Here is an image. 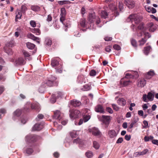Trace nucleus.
I'll list each match as a JSON object with an SVG mask.
<instances>
[{
  "mask_svg": "<svg viewBox=\"0 0 158 158\" xmlns=\"http://www.w3.org/2000/svg\"><path fill=\"white\" fill-rule=\"evenodd\" d=\"M117 3L114 2L113 4L112 3V5L111 3L109 4V9H110L111 11H112L114 13V16L116 17L118 15L119 13L117 11V8L116 7Z\"/></svg>",
  "mask_w": 158,
  "mask_h": 158,
  "instance_id": "9",
  "label": "nucleus"
},
{
  "mask_svg": "<svg viewBox=\"0 0 158 158\" xmlns=\"http://www.w3.org/2000/svg\"><path fill=\"white\" fill-rule=\"evenodd\" d=\"M15 44V43L14 41L11 40L9 42V43H7L6 44V46H7V47H12V46H14Z\"/></svg>",
  "mask_w": 158,
  "mask_h": 158,
  "instance_id": "46",
  "label": "nucleus"
},
{
  "mask_svg": "<svg viewBox=\"0 0 158 158\" xmlns=\"http://www.w3.org/2000/svg\"><path fill=\"white\" fill-rule=\"evenodd\" d=\"M30 31L36 35H39L40 34V31L39 28H31Z\"/></svg>",
  "mask_w": 158,
  "mask_h": 158,
  "instance_id": "34",
  "label": "nucleus"
},
{
  "mask_svg": "<svg viewBox=\"0 0 158 158\" xmlns=\"http://www.w3.org/2000/svg\"><path fill=\"white\" fill-rule=\"evenodd\" d=\"M80 23L82 27H85V19H81Z\"/></svg>",
  "mask_w": 158,
  "mask_h": 158,
  "instance_id": "51",
  "label": "nucleus"
},
{
  "mask_svg": "<svg viewBox=\"0 0 158 158\" xmlns=\"http://www.w3.org/2000/svg\"><path fill=\"white\" fill-rule=\"evenodd\" d=\"M138 76V73L136 71L132 72L131 73H126V77H129V78H133L134 77H137Z\"/></svg>",
  "mask_w": 158,
  "mask_h": 158,
  "instance_id": "18",
  "label": "nucleus"
},
{
  "mask_svg": "<svg viewBox=\"0 0 158 158\" xmlns=\"http://www.w3.org/2000/svg\"><path fill=\"white\" fill-rule=\"evenodd\" d=\"M63 95V94L62 92H57L56 93V97H55V95H52V97L50 99V102L51 103H54L56 101V99L57 98H61L62 96Z\"/></svg>",
  "mask_w": 158,
  "mask_h": 158,
  "instance_id": "10",
  "label": "nucleus"
},
{
  "mask_svg": "<svg viewBox=\"0 0 158 158\" xmlns=\"http://www.w3.org/2000/svg\"><path fill=\"white\" fill-rule=\"evenodd\" d=\"M4 50L8 55H11L13 54V52L11 49L7 46H5L4 47Z\"/></svg>",
  "mask_w": 158,
  "mask_h": 158,
  "instance_id": "28",
  "label": "nucleus"
},
{
  "mask_svg": "<svg viewBox=\"0 0 158 158\" xmlns=\"http://www.w3.org/2000/svg\"><path fill=\"white\" fill-rule=\"evenodd\" d=\"M51 64L52 67H54L56 69V72L59 73H61L62 72L61 66L59 62L56 60L52 59Z\"/></svg>",
  "mask_w": 158,
  "mask_h": 158,
  "instance_id": "5",
  "label": "nucleus"
},
{
  "mask_svg": "<svg viewBox=\"0 0 158 158\" xmlns=\"http://www.w3.org/2000/svg\"><path fill=\"white\" fill-rule=\"evenodd\" d=\"M22 111L21 110L19 109L16 110L13 113V119L15 120V118L19 117Z\"/></svg>",
  "mask_w": 158,
  "mask_h": 158,
  "instance_id": "26",
  "label": "nucleus"
},
{
  "mask_svg": "<svg viewBox=\"0 0 158 158\" xmlns=\"http://www.w3.org/2000/svg\"><path fill=\"white\" fill-rule=\"evenodd\" d=\"M22 53L24 56L26 60H27L29 61L32 60V58L31 54L29 53L28 52L24 50L22 51Z\"/></svg>",
  "mask_w": 158,
  "mask_h": 158,
  "instance_id": "16",
  "label": "nucleus"
},
{
  "mask_svg": "<svg viewBox=\"0 0 158 158\" xmlns=\"http://www.w3.org/2000/svg\"><path fill=\"white\" fill-rule=\"evenodd\" d=\"M16 15L15 16V21H17V19H21L22 14L19 10L17 11L16 12Z\"/></svg>",
  "mask_w": 158,
  "mask_h": 158,
  "instance_id": "41",
  "label": "nucleus"
},
{
  "mask_svg": "<svg viewBox=\"0 0 158 158\" xmlns=\"http://www.w3.org/2000/svg\"><path fill=\"white\" fill-rule=\"evenodd\" d=\"M131 43L132 45L134 47H137V43L136 40L133 39H132L131 40Z\"/></svg>",
  "mask_w": 158,
  "mask_h": 158,
  "instance_id": "49",
  "label": "nucleus"
},
{
  "mask_svg": "<svg viewBox=\"0 0 158 158\" xmlns=\"http://www.w3.org/2000/svg\"><path fill=\"white\" fill-rule=\"evenodd\" d=\"M146 83V81L144 79H141L138 80L137 83V85L139 87H143Z\"/></svg>",
  "mask_w": 158,
  "mask_h": 158,
  "instance_id": "20",
  "label": "nucleus"
},
{
  "mask_svg": "<svg viewBox=\"0 0 158 158\" xmlns=\"http://www.w3.org/2000/svg\"><path fill=\"white\" fill-rule=\"evenodd\" d=\"M144 34L145 35V39L151 37V35L148 32L144 33L143 31V34Z\"/></svg>",
  "mask_w": 158,
  "mask_h": 158,
  "instance_id": "56",
  "label": "nucleus"
},
{
  "mask_svg": "<svg viewBox=\"0 0 158 158\" xmlns=\"http://www.w3.org/2000/svg\"><path fill=\"white\" fill-rule=\"evenodd\" d=\"M117 103L120 106H124L126 104V100L123 98H119L117 101Z\"/></svg>",
  "mask_w": 158,
  "mask_h": 158,
  "instance_id": "23",
  "label": "nucleus"
},
{
  "mask_svg": "<svg viewBox=\"0 0 158 158\" xmlns=\"http://www.w3.org/2000/svg\"><path fill=\"white\" fill-rule=\"evenodd\" d=\"M86 156L88 158L92 157L93 156V152L91 151H88L85 153Z\"/></svg>",
  "mask_w": 158,
  "mask_h": 158,
  "instance_id": "42",
  "label": "nucleus"
},
{
  "mask_svg": "<svg viewBox=\"0 0 158 158\" xmlns=\"http://www.w3.org/2000/svg\"><path fill=\"white\" fill-rule=\"evenodd\" d=\"M89 131L95 135L98 136L100 135V132L98 129L96 127H93L89 129Z\"/></svg>",
  "mask_w": 158,
  "mask_h": 158,
  "instance_id": "21",
  "label": "nucleus"
},
{
  "mask_svg": "<svg viewBox=\"0 0 158 158\" xmlns=\"http://www.w3.org/2000/svg\"><path fill=\"white\" fill-rule=\"evenodd\" d=\"M148 152V149H146L142 152H136L134 153V156L135 157L143 156L146 154Z\"/></svg>",
  "mask_w": 158,
  "mask_h": 158,
  "instance_id": "19",
  "label": "nucleus"
},
{
  "mask_svg": "<svg viewBox=\"0 0 158 158\" xmlns=\"http://www.w3.org/2000/svg\"><path fill=\"white\" fill-rule=\"evenodd\" d=\"M26 45L27 48L30 49H33L35 46V45L34 44L30 42L27 43Z\"/></svg>",
  "mask_w": 158,
  "mask_h": 158,
  "instance_id": "38",
  "label": "nucleus"
},
{
  "mask_svg": "<svg viewBox=\"0 0 158 158\" xmlns=\"http://www.w3.org/2000/svg\"><path fill=\"white\" fill-rule=\"evenodd\" d=\"M56 77L54 76H52L51 80H48L46 82V85H47L49 86H52L53 85H57V82L55 81L56 79Z\"/></svg>",
  "mask_w": 158,
  "mask_h": 158,
  "instance_id": "11",
  "label": "nucleus"
},
{
  "mask_svg": "<svg viewBox=\"0 0 158 158\" xmlns=\"http://www.w3.org/2000/svg\"><path fill=\"white\" fill-rule=\"evenodd\" d=\"M155 75L154 71L150 70L148 72L147 74L145 75V78L146 79H151L152 77Z\"/></svg>",
  "mask_w": 158,
  "mask_h": 158,
  "instance_id": "25",
  "label": "nucleus"
},
{
  "mask_svg": "<svg viewBox=\"0 0 158 158\" xmlns=\"http://www.w3.org/2000/svg\"><path fill=\"white\" fill-rule=\"evenodd\" d=\"M27 37L28 38L32 39V40L35 41L39 44L40 43V39L35 36L33 35L31 33H29L27 35Z\"/></svg>",
  "mask_w": 158,
  "mask_h": 158,
  "instance_id": "17",
  "label": "nucleus"
},
{
  "mask_svg": "<svg viewBox=\"0 0 158 158\" xmlns=\"http://www.w3.org/2000/svg\"><path fill=\"white\" fill-rule=\"evenodd\" d=\"M24 151L28 155H31L33 152L32 149L31 148L26 147L24 148Z\"/></svg>",
  "mask_w": 158,
  "mask_h": 158,
  "instance_id": "33",
  "label": "nucleus"
},
{
  "mask_svg": "<svg viewBox=\"0 0 158 158\" xmlns=\"http://www.w3.org/2000/svg\"><path fill=\"white\" fill-rule=\"evenodd\" d=\"M61 13L60 15V16H65L66 10L64 8H62L60 10Z\"/></svg>",
  "mask_w": 158,
  "mask_h": 158,
  "instance_id": "45",
  "label": "nucleus"
},
{
  "mask_svg": "<svg viewBox=\"0 0 158 158\" xmlns=\"http://www.w3.org/2000/svg\"><path fill=\"white\" fill-rule=\"evenodd\" d=\"M63 115L60 111L58 110H56L54 111V115L53 118L55 119H57L60 121L62 119Z\"/></svg>",
  "mask_w": 158,
  "mask_h": 158,
  "instance_id": "14",
  "label": "nucleus"
},
{
  "mask_svg": "<svg viewBox=\"0 0 158 158\" xmlns=\"http://www.w3.org/2000/svg\"><path fill=\"white\" fill-rule=\"evenodd\" d=\"M31 107L32 109H35L39 111L40 109V107L39 103H37L31 104L30 102H27L24 106V110L26 112L29 111L30 108Z\"/></svg>",
  "mask_w": 158,
  "mask_h": 158,
  "instance_id": "2",
  "label": "nucleus"
},
{
  "mask_svg": "<svg viewBox=\"0 0 158 158\" xmlns=\"http://www.w3.org/2000/svg\"><path fill=\"white\" fill-rule=\"evenodd\" d=\"M155 93L153 91L149 92L148 95L144 94L143 96V100L146 102H148L149 101H152L153 100Z\"/></svg>",
  "mask_w": 158,
  "mask_h": 158,
  "instance_id": "4",
  "label": "nucleus"
},
{
  "mask_svg": "<svg viewBox=\"0 0 158 158\" xmlns=\"http://www.w3.org/2000/svg\"><path fill=\"white\" fill-rule=\"evenodd\" d=\"M156 27L155 25L154 26L152 27L149 28V30L151 32H154L156 30Z\"/></svg>",
  "mask_w": 158,
  "mask_h": 158,
  "instance_id": "60",
  "label": "nucleus"
},
{
  "mask_svg": "<svg viewBox=\"0 0 158 158\" xmlns=\"http://www.w3.org/2000/svg\"><path fill=\"white\" fill-rule=\"evenodd\" d=\"M45 43L47 45H51L52 44V41L50 39L47 38L45 40Z\"/></svg>",
  "mask_w": 158,
  "mask_h": 158,
  "instance_id": "52",
  "label": "nucleus"
},
{
  "mask_svg": "<svg viewBox=\"0 0 158 158\" xmlns=\"http://www.w3.org/2000/svg\"><path fill=\"white\" fill-rule=\"evenodd\" d=\"M153 144L158 146V140L157 139H153L152 141Z\"/></svg>",
  "mask_w": 158,
  "mask_h": 158,
  "instance_id": "64",
  "label": "nucleus"
},
{
  "mask_svg": "<svg viewBox=\"0 0 158 158\" xmlns=\"http://www.w3.org/2000/svg\"><path fill=\"white\" fill-rule=\"evenodd\" d=\"M46 87V85L42 86L39 89V91L40 93H43L44 92V88Z\"/></svg>",
  "mask_w": 158,
  "mask_h": 158,
  "instance_id": "54",
  "label": "nucleus"
},
{
  "mask_svg": "<svg viewBox=\"0 0 158 158\" xmlns=\"http://www.w3.org/2000/svg\"><path fill=\"white\" fill-rule=\"evenodd\" d=\"M78 131H73L70 132V134L72 138H75L77 137L78 134Z\"/></svg>",
  "mask_w": 158,
  "mask_h": 158,
  "instance_id": "37",
  "label": "nucleus"
},
{
  "mask_svg": "<svg viewBox=\"0 0 158 158\" xmlns=\"http://www.w3.org/2000/svg\"><path fill=\"white\" fill-rule=\"evenodd\" d=\"M36 137V136L35 135H29L26 137V140L29 142L35 141Z\"/></svg>",
  "mask_w": 158,
  "mask_h": 158,
  "instance_id": "22",
  "label": "nucleus"
},
{
  "mask_svg": "<svg viewBox=\"0 0 158 158\" xmlns=\"http://www.w3.org/2000/svg\"><path fill=\"white\" fill-rule=\"evenodd\" d=\"M71 103L72 105L74 107L79 106L81 104V102L77 100H73L71 101Z\"/></svg>",
  "mask_w": 158,
  "mask_h": 158,
  "instance_id": "31",
  "label": "nucleus"
},
{
  "mask_svg": "<svg viewBox=\"0 0 158 158\" xmlns=\"http://www.w3.org/2000/svg\"><path fill=\"white\" fill-rule=\"evenodd\" d=\"M113 48L114 49L117 50H119L121 49L120 47L117 44L114 45L113 46Z\"/></svg>",
  "mask_w": 158,
  "mask_h": 158,
  "instance_id": "58",
  "label": "nucleus"
},
{
  "mask_svg": "<svg viewBox=\"0 0 158 158\" xmlns=\"http://www.w3.org/2000/svg\"><path fill=\"white\" fill-rule=\"evenodd\" d=\"M143 25V23H140L137 28L136 26L132 24L131 26V28L134 31H136L138 36L141 37L143 35V33L144 31Z\"/></svg>",
  "mask_w": 158,
  "mask_h": 158,
  "instance_id": "1",
  "label": "nucleus"
},
{
  "mask_svg": "<svg viewBox=\"0 0 158 158\" xmlns=\"http://www.w3.org/2000/svg\"><path fill=\"white\" fill-rule=\"evenodd\" d=\"M95 110L97 112L103 113L104 112V109L102 106L101 105H98L95 108Z\"/></svg>",
  "mask_w": 158,
  "mask_h": 158,
  "instance_id": "30",
  "label": "nucleus"
},
{
  "mask_svg": "<svg viewBox=\"0 0 158 158\" xmlns=\"http://www.w3.org/2000/svg\"><path fill=\"white\" fill-rule=\"evenodd\" d=\"M69 116L73 119L79 118L81 115L80 112L77 110H69Z\"/></svg>",
  "mask_w": 158,
  "mask_h": 158,
  "instance_id": "6",
  "label": "nucleus"
},
{
  "mask_svg": "<svg viewBox=\"0 0 158 158\" xmlns=\"http://www.w3.org/2000/svg\"><path fill=\"white\" fill-rule=\"evenodd\" d=\"M6 112V110L4 109H0V119L2 117V114H3L5 113Z\"/></svg>",
  "mask_w": 158,
  "mask_h": 158,
  "instance_id": "57",
  "label": "nucleus"
},
{
  "mask_svg": "<svg viewBox=\"0 0 158 158\" xmlns=\"http://www.w3.org/2000/svg\"><path fill=\"white\" fill-rule=\"evenodd\" d=\"M26 62L25 60L23 58L20 57L15 60L14 64L16 65H22L25 64Z\"/></svg>",
  "mask_w": 158,
  "mask_h": 158,
  "instance_id": "12",
  "label": "nucleus"
},
{
  "mask_svg": "<svg viewBox=\"0 0 158 158\" xmlns=\"http://www.w3.org/2000/svg\"><path fill=\"white\" fill-rule=\"evenodd\" d=\"M142 17L136 14H133L130 15L128 18V20H130L132 23L134 22L136 24L140 23L142 20Z\"/></svg>",
  "mask_w": 158,
  "mask_h": 158,
  "instance_id": "3",
  "label": "nucleus"
},
{
  "mask_svg": "<svg viewBox=\"0 0 158 158\" xmlns=\"http://www.w3.org/2000/svg\"><path fill=\"white\" fill-rule=\"evenodd\" d=\"M44 118V115L41 114H39L38 115L37 117L36 118L37 121L39 120L40 119H42Z\"/></svg>",
  "mask_w": 158,
  "mask_h": 158,
  "instance_id": "53",
  "label": "nucleus"
},
{
  "mask_svg": "<svg viewBox=\"0 0 158 158\" xmlns=\"http://www.w3.org/2000/svg\"><path fill=\"white\" fill-rule=\"evenodd\" d=\"M123 141V138L122 137L119 138L116 141L117 143H122Z\"/></svg>",
  "mask_w": 158,
  "mask_h": 158,
  "instance_id": "61",
  "label": "nucleus"
},
{
  "mask_svg": "<svg viewBox=\"0 0 158 158\" xmlns=\"http://www.w3.org/2000/svg\"><path fill=\"white\" fill-rule=\"evenodd\" d=\"M90 89V86L87 85H86L84 86V87L82 89L83 91H87L89 90Z\"/></svg>",
  "mask_w": 158,
  "mask_h": 158,
  "instance_id": "47",
  "label": "nucleus"
},
{
  "mask_svg": "<svg viewBox=\"0 0 158 158\" xmlns=\"http://www.w3.org/2000/svg\"><path fill=\"white\" fill-rule=\"evenodd\" d=\"M96 74V72L94 70H92L90 73L91 76H94Z\"/></svg>",
  "mask_w": 158,
  "mask_h": 158,
  "instance_id": "62",
  "label": "nucleus"
},
{
  "mask_svg": "<svg viewBox=\"0 0 158 158\" xmlns=\"http://www.w3.org/2000/svg\"><path fill=\"white\" fill-rule=\"evenodd\" d=\"M101 16L102 18H106L108 16L107 13L105 11H102L101 13Z\"/></svg>",
  "mask_w": 158,
  "mask_h": 158,
  "instance_id": "43",
  "label": "nucleus"
},
{
  "mask_svg": "<svg viewBox=\"0 0 158 158\" xmlns=\"http://www.w3.org/2000/svg\"><path fill=\"white\" fill-rule=\"evenodd\" d=\"M136 121H135V122H132L131 124L129 126L128 129V130L130 131V129H131L133 127V125H134L135 124V123H136Z\"/></svg>",
  "mask_w": 158,
  "mask_h": 158,
  "instance_id": "59",
  "label": "nucleus"
},
{
  "mask_svg": "<svg viewBox=\"0 0 158 158\" xmlns=\"http://www.w3.org/2000/svg\"><path fill=\"white\" fill-rule=\"evenodd\" d=\"M100 120L106 125V127H107L109 125V117L102 115L100 118Z\"/></svg>",
  "mask_w": 158,
  "mask_h": 158,
  "instance_id": "15",
  "label": "nucleus"
},
{
  "mask_svg": "<svg viewBox=\"0 0 158 158\" xmlns=\"http://www.w3.org/2000/svg\"><path fill=\"white\" fill-rule=\"evenodd\" d=\"M90 118V116L89 115H85L83 116V118L80 119L79 121L78 124V125H81L84 122L85 123L87 122Z\"/></svg>",
  "mask_w": 158,
  "mask_h": 158,
  "instance_id": "13",
  "label": "nucleus"
},
{
  "mask_svg": "<svg viewBox=\"0 0 158 158\" xmlns=\"http://www.w3.org/2000/svg\"><path fill=\"white\" fill-rule=\"evenodd\" d=\"M148 104V103L144 104L142 105V107L143 110H145L148 108V107L147 105Z\"/></svg>",
  "mask_w": 158,
  "mask_h": 158,
  "instance_id": "63",
  "label": "nucleus"
},
{
  "mask_svg": "<svg viewBox=\"0 0 158 158\" xmlns=\"http://www.w3.org/2000/svg\"><path fill=\"white\" fill-rule=\"evenodd\" d=\"M117 135V134L114 130H111L109 131V136L111 138H113Z\"/></svg>",
  "mask_w": 158,
  "mask_h": 158,
  "instance_id": "39",
  "label": "nucleus"
},
{
  "mask_svg": "<svg viewBox=\"0 0 158 158\" xmlns=\"http://www.w3.org/2000/svg\"><path fill=\"white\" fill-rule=\"evenodd\" d=\"M30 24L31 26L33 27H36L39 28L40 27V24L38 25L36 24L34 20H31L30 22Z\"/></svg>",
  "mask_w": 158,
  "mask_h": 158,
  "instance_id": "36",
  "label": "nucleus"
},
{
  "mask_svg": "<svg viewBox=\"0 0 158 158\" xmlns=\"http://www.w3.org/2000/svg\"><path fill=\"white\" fill-rule=\"evenodd\" d=\"M146 40H145V39H142L139 41V45L140 46L143 45L146 42Z\"/></svg>",
  "mask_w": 158,
  "mask_h": 158,
  "instance_id": "50",
  "label": "nucleus"
},
{
  "mask_svg": "<svg viewBox=\"0 0 158 158\" xmlns=\"http://www.w3.org/2000/svg\"><path fill=\"white\" fill-rule=\"evenodd\" d=\"M89 20L91 23H93L94 21H96V23L98 26L101 27L98 25L100 22V19L98 16L96 17L94 14H90L89 15Z\"/></svg>",
  "mask_w": 158,
  "mask_h": 158,
  "instance_id": "8",
  "label": "nucleus"
},
{
  "mask_svg": "<svg viewBox=\"0 0 158 158\" xmlns=\"http://www.w3.org/2000/svg\"><path fill=\"white\" fill-rule=\"evenodd\" d=\"M58 3L60 5H62L64 4H66L68 3H70V2L69 1L64 0L58 1Z\"/></svg>",
  "mask_w": 158,
  "mask_h": 158,
  "instance_id": "40",
  "label": "nucleus"
},
{
  "mask_svg": "<svg viewBox=\"0 0 158 158\" xmlns=\"http://www.w3.org/2000/svg\"><path fill=\"white\" fill-rule=\"evenodd\" d=\"M127 3L128 5L129 8H132L134 7L135 2L133 0H125Z\"/></svg>",
  "mask_w": 158,
  "mask_h": 158,
  "instance_id": "29",
  "label": "nucleus"
},
{
  "mask_svg": "<svg viewBox=\"0 0 158 158\" xmlns=\"http://www.w3.org/2000/svg\"><path fill=\"white\" fill-rule=\"evenodd\" d=\"M43 127V126L40 124H36L32 128V130L33 131H38L40 130Z\"/></svg>",
  "mask_w": 158,
  "mask_h": 158,
  "instance_id": "24",
  "label": "nucleus"
},
{
  "mask_svg": "<svg viewBox=\"0 0 158 158\" xmlns=\"http://www.w3.org/2000/svg\"><path fill=\"white\" fill-rule=\"evenodd\" d=\"M93 146L96 149H98L99 147V144L96 141L93 142Z\"/></svg>",
  "mask_w": 158,
  "mask_h": 158,
  "instance_id": "48",
  "label": "nucleus"
},
{
  "mask_svg": "<svg viewBox=\"0 0 158 158\" xmlns=\"http://www.w3.org/2000/svg\"><path fill=\"white\" fill-rule=\"evenodd\" d=\"M73 142L74 143H78L81 146H83L85 143V141L79 138L75 139Z\"/></svg>",
  "mask_w": 158,
  "mask_h": 158,
  "instance_id": "27",
  "label": "nucleus"
},
{
  "mask_svg": "<svg viewBox=\"0 0 158 158\" xmlns=\"http://www.w3.org/2000/svg\"><path fill=\"white\" fill-rule=\"evenodd\" d=\"M77 81L80 83H85V78L83 75L79 76L77 78Z\"/></svg>",
  "mask_w": 158,
  "mask_h": 158,
  "instance_id": "32",
  "label": "nucleus"
},
{
  "mask_svg": "<svg viewBox=\"0 0 158 158\" xmlns=\"http://www.w3.org/2000/svg\"><path fill=\"white\" fill-rule=\"evenodd\" d=\"M31 9L35 11L39 10L40 7L37 6H32L31 7Z\"/></svg>",
  "mask_w": 158,
  "mask_h": 158,
  "instance_id": "44",
  "label": "nucleus"
},
{
  "mask_svg": "<svg viewBox=\"0 0 158 158\" xmlns=\"http://www.w3.org/2000/svg\"><path fill=\"white\" fill-rule=\"evenodd\" d=\"M129 78V77H126V76L122 78L120 82V86L123 87L130 85L132 81L128 79Z\"/></svg>",
  "mask_w": 158,
  "mask_h": 158,
  "instance_id": "7",
  "label": "nucleus"
},
{
  "mask_svg": "<svg viewBox=\"0 0 158 158\" xmlns=\"http://www.w3.org/2000/svg\"><path fill=\"white\" fill-rule=\"evenodd\" d=\"M112 106L113 109L116 111H118L119 109V108L116 104H112Z\"/></svg>",
  "mask_w": 158,
  "mask_h": 158,
  "instance_id": "55",
  "label": "nucleus"
},
{
  "mask_svg": "<svg viewBox=\"0 0 158 158\" xmlns=\"http://www.w3.org/2000/svg\"><path fill=\"white\" fill-rule=\"evenodd\" d=\"M151 47L150 46H147L144 48L143 50V53L145 55H148L150 51Z\"/></svg>",
  "mask_w": 158,
  "mask_h": 158,
  "instance_id": "35",
  "label": "nucleus"
}]
</instances>
